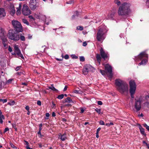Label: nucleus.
Listing matches in <instances>:
<instances>
[{"instance_id": "nucleus-7", "label": "nucleus", "mask_w": 149, "mask_h": 149, "mask_svg": "<svg viewBox=\"0 0 149 149\" xmlns=\"http://www.w3.org/2000/svg\"><path fill=\"white\" fill-rule=\"evenodd\" d=\"M130 93L132 98H134V94L136 89V85L134 81L131 80L129 82Z\"/></svg>"}, {"instance_id": "nucleus-28", "label": "nucleus", "mask_w": 149, "mask_h": 149, "mask_svg": "<svg viewBox=\"0 0 149 149\" xmlns=\"http://www.w3.org/2000/svg\"><path fill=\"white\" fill-rule=\"evenodd\" d=\"M75 15H73L72 16V19H74L75 18L74 17L75 16H76V17H78V15H79V13L77 11H76L75 12Z\"/></svg>"}, {"instance_id": "nucleus-34", "label": "nucleus", "mask_w": 149, "mask_h": 149, "mask_svg": "<svg viewBox=\"0 0 149 149\" xmlns=\"http://www.w3.org/2000/svg\"><path fill=\"white\" fill-rule=\"evenodd\" d=\"M80 61H81L83 62L85 61V58L83 56H81L80 57Z\"/></svg>"}, {"instance_id": "nucleus-15", "label": "nucleus", "mask_w": 149, "mask_h": 149, "mask_svg": "<svg viewBox=\"0 0 149 149\" xmlns=\"http://www.w3.org/2000/svg\"><path fill=\"white\" fill-rule=\"evenodd\" d=\"M116 13L115 11L111 12V13L108 14L107 16L106 17V19H107L113 20L114 19V15Z\"/></svg>"}, {"instance_id": "nucleus-3", "label": "nucleus", "mask_w": 149, "mask_h": 149, "mask_svg": "<svg viewBox=\"0 0 149 149\" xmlns=\"http://www.w3.org/2000/svg\"><path fill=\"white\" fill-rule=\"evenodd\" d=\"M145 102V104L149 103V95H147L145 97L141 96L138 100L135 99L134 108L137 111H139L141 109V103Z\"/></svg>"}, {"instance_id": "nucleus-9", "label": "nucleus", "mask_w": 149, "mask_h": 149, "mask_svg": "<svg viewBox=\"0 0 149 149\" xmlns=\"http://www.w3.org/2000/svg\"><path fill=\"white\" fill-rule=\"evenodd\" d=\"M22 13L24 15L27 16L31 14V11L29 9L28 6L24 4L23 6Z\"/></svg>"}, {"instance_id": "nucleus-16", "label": "nucleus", "mask_w": 149, "mask_h": 149, "mask_svg": "<svg viewBox=\"0 0 149 149\" xmlns=\"http://www.w3.org/2000/svg\"><path fill=\"white\" fill-rule=\"evenodd\" d=\"M6 36V32L5 29L2 28L0 27V37H4Z\"/></svg>"}, {"instance_id": "nucleus-35", "label": "nucleus", "mask_w": 149, "mask_h": 149, "mask_svg": "<svg viewBox=\"0 0 149 149\" xmlns=\"http://www.w3.org/2000/svg\"><path fill=\"white\" fill-rule=\"evenodd\" d=\"M100 72L102 75H104L106 73V72H105V71L102 70H100Z\"/></svg>"}, {"instance_id": "nucleus-52", "label": "nucleus", "mask_w": 149, "mask_h": 149, "mask_svg": "<svg viewBox=\"0 0 149 149\" xmlns=\"http://www.w3.org/2000/svg\"><path fill=\"white\" fill-rule=\"evenodd\" d=\"M12 127L13 128L15 129L16 127V124L15 123H13L12 124Z\"/></svg>"}, {"instance_id": "nucleus-42", "label": "nucleus", "mask_w": 149, "mask_h": 149, "mask_svg": "<svg viewBox=\"0 0 149 149\" xmlns=\"http://www.w3.org/2000/svg\"><path fill=\"white\" fill-rule=\"evenodd\" d=\"M99 124L101 125H105L104 121L102 120H101L99 122Z\"/></svg>"}, {"instance_id": "nucleus-21", "label": "nucleus", "mask_w": 149, "mask_h": 149, "mask_svg": "<svg viewBox=\"0 0 149 149\" xmlns=\"http://www.w3.org/2000/svg\"><path fill=\"white\" fill-rule=\"evenodd\" d=\"M96 58L98 62L99 63V64L100 65L101 62V57L99 54H97L96 56Z\"/></svg>"}, {"instance_id": "nucleus-59", "label": "nucleus", "mask_w": 149, "mask_h": 149, "mask_svg": "<svg viewBox=\"0 0 149 149\" xmlns=\"http://www.w3.org/2000/svg\"><path fill=\"white\" fill-rule=\"evenodd\" d=\"M52 116L53 117H54L56 116L55 113L54 112H52Z\"/></svg>"}, {"instance_id": "nucleus-29", "label": "nucleus", "mask_w": 149, "mask_h": 149, "mask_svg": "<svg viewBox=\"0 0 149 149\" xmlns=\"http://www.w3.org/2000/svg\"><path fill=\"white\" fill-rule=\"evenodd\" d=\"M22 21L24 23L26 24L27 25H29V22L27 21V20H26V19H22Z\"/></svg>"}, {"instance_id": "nucleus-54", "label": "nucleus", "mask_w": 149, "mask_h": 149, "mask_svg": "<svg viewBox=\"0 0 149 149\" xmlns=\"http://www.w3.org/2000/svg\"><path fill=\"white\" fill-rule=\"evenodd\" d=\"M87 45V43L86 42H84L83 43V46H86Z\"/></svg>"}, {"instance_id": "nucleus-13", "label": "nucleus", "mask_w": 149, "mask_h": 149, "mask_svg": "<svg viewBox=\"0 0 149 149\" xmlns=\"http://www.w3.org/2000/svg\"><path fill=\"white\" fill-rule=\"evenodd\" d=\"M93 68L90 65H88L86 67L83 68L82 72L83 74H86L88 72L90 71L91 69Z\"/></svg>"}, {"instance_id": "nucleus-56", "label": "nucleus", "mask_w": 149, "mask_h": 149, "mask_svg": "<svg viewBox=\"0 0 149 149\" xmlns=\"http://www.w3.org/2000/svg\"><path fill=\"white\" fill-rule=\"evenodd\" d=\"M24 142L26 143L25 145L26 146H29V143L28 141H24Z\"/></svg>"}, {"instance_id": "nucleus-48", "label": "nucleus", "mask_w": 149, "mask_h": 149, "mask_svg": "<svg viewBox=\"0 0 149 149\" xmlns=\"http://www.w3.org/2000/svg\"><path fill=\"white\" fill-rule=\"evenodd\" d=\"M64 58L65 59H68L69 58V56L68 54H66Z\"/></svg>"}, {"instance_id": "nucleus-39", "label": "nucleus", "mask_w": 149, "mask_h": 149, "mask_svg": "<svg viewBox=\"0 0 149 149\" xmlns=\"http://www.w3.org/2000/svg\"><path fill=\"white\" fill-rule=\"evenodd\" d=\"M6 42L3 43L4 47L5 48V49H6L7 48L8 45L6 44Z\"/></svg>"}, {"instance_id": "nucleus-19", "label": "nucleus", "mask_w": 149, "mask_h": 149, "mask_svg": "<svg viewBox=\"0 0 149 149\" xmlns=\"http://www.w3.org/2000/svg\"><path fill=\"white\" fill-rule=\"evenodd\" d=\"M15 10L14 6H12L11 8L10 11V14L13 16L15 13Z\"/></svg>"}, {"instance_id": "nucleus-62", "label": "nucleus", "mask_w": 149, "mask_h": 149, "mask_svg": "<svg viewBox=\"0 0 149 149\" xmlns=\"http://www.w3.org/2000/svg\"><path fill=\"white\" fill-rule=\"evenodd\" d=\"M98 134H99V133L96 132V137L97 138H98L99 137Z\"/></svg>"}, {"instance_id": "nucleus-12", "label": "nucleus", "mask_w": 149, "mask_h": 149, "mask_svg": "<svg viewBox=\"0 0 149 149\" xmlns=\"http://www.w3.org/2000/svg\"><path fill=\"white\" fill-rule=\"evenodd\" d=\"M37 2L35 0H30L29 6L31 10H34L37 7Z\"/></svg>"}, {"instance_id": "nucleus-33", "label": "nucleus", "mask_w": 149, "mask_h": 149, "mask_svg": "<svg viewBox=\"0 0 149 149\" xmlns=\"http://www.w3.org/2000/svg\"><path fill=\"white\" fill-rule=\"evenodd\" d=\"M77 29L78 30L82 31L83 29V28L82 26H79L77 27Z\"/></svg>"}, {"instance_id": "nucleus-8", "label": "nucleus", "mask_w": 149, "mask_h": 149, "mask_svg": "<svg viewBox=\"0 0 149 149\" xmlns=\"http://www.w3.org/2000/svg\"><path fill=\"white\" fill-rule=\"evenodd\" d=\"M12 23L16 31L18 32L22 31V27L20 22L14 20L12 21Z\"/></svg>"}, {"instance_id": "nucleus-37", "label": "nucleus", "mask_w": 149, "mask_h": 149, "mask_svg": "<svg viewBox=\"0 0 149 149\" xmlns=\"http://www.w3.org/2000/svg\"><path fill=\"white\" fill-rule=\"evenodd\" d=\"M0 101L2 102L3 103H4L6 102H7V100L6 99H0Z\"/></svg>"}, {"instance_id": "nucleus-31", "label": "nucleus", "mask_w": 149, "mask_h": 149, "mask_svg": "<svg viewBox=\"0 0 149 149\" xmlns=\"http://www.w3.org/2000/svg\"><path fill=\"white\" fill-rule=\"evenodd\" d=\"M15 103V102L14 101H10L8 103V104L10 105H13Z\"/></svg>"}, {"instance_id": "nucleus-51", "label": "nucleus", "mask_w": 149, "mask_h": 149, "mask_svg": "<svg viewBox=\"0 0 149 149\" xmlns=\"http://www.w3.org/2000/svg\"><path fill=\"white\" fill-rule=\"evenodd\" d=\"M21 67L20 66L17 67L15 69L16 71H18L20 69Z\"/></svg>"}, {"instance_id": "nucleus-55", "label": "nucleus", "mask_w": 149, "mask_h": 149, "mask_svg": "<svg viewBox=\"0 0 149 149\" xmlns=\"http://www.w3.org/2000/svg\"><path fill=\"white\" fill-rule=\"evenodd\" d=\"M73 3V1H69L68 2H66L67 4H71L72 3Z\"/></svg>"}, {"instance_id": "nucleus-38", "label": "nucleus", "mask_w": 149, "mask_h": 149, "mask_svg": "<svg viewBox=\"0 0 149 149\" xmlns=\"http://www.w3.org/2000/svg\"><path fill=\"white\" fill-rule=\"evenodd\" d=\"M10 146H11V147L15 149H17V148L16 146H15L12 143H10Z\"/></svg>"}, {"instance_id": "nucleus-44", "label": "nucleus", "mask_w": 149, "mask_h": 149, "mask_svg": "<svg viewBox=\"0 0 149 149\" xmlns=\"http://www.w3.org/2000/svg\"><path fill=\"white\" fill-rule=\"evenodd\" d=\"M8 50L9 52H11L13 51L12 49L10 46H8Z\"/></svg>"}, {"instance_id": "nucleus-18", "label": "nucleus", "mask_w": 149, "mask_h": 149, "mask_svg": "<svg viewBox=\"0 0 149 149\" xmlns=\"http://www.w3.org/2000/svg\"><path fill=\"white\" fill-rule=\"evenodd\" d=\"M22 7V4L21 3H19V6L18 8H17V11L16 12V13L17 15H20L21 13V8Z\"/></svg>"}, {"instance_id": "nucleus-46", "label": "nucleus", "mask_w": 149, "mask_h": 149, "mask_svg": "<svg viewBox=\"0 0 149 149\" xmlns=\"http://www.w3.org/2000/svg\"><path fill=\"white\" fill-rule=\"evenodd\" d=\"M73 92L74 93H76V94H79V91H77V90H74V91Z\"/></svg>"}, {"instance_id": "nucleus-45", "label": "nucleus", "mask_w": 149, "mask_h": 149, "mask_svg": "<svg viewBox=\"0 0 149 149\" xmlns=\"http://www.w3.org/2000/svg\"><path fill=\"white\" fill-rule=\"evenodd\" d=\"M97 103L98 105H102V102L100 101H98L97 102Z\"/></svg>"}, {"instance_id": "nucleus-6", "label": "nucleus", "mask_w": 149, "mask_h": 149, "mask_svg": "<svg viewBox=\"0 0 149 149\" xmlns=\"http://www.w3.org/2000/svg\"><path fill=\"white\" fill-rule=\"evenodd\" d=\"M105 28L100 29L97 33L96 39L99 41H101L103 40L105 38V33L107 32Z\"/></svg>"}, {"instance_id": "nucleus-20", "label": "nucleus", "mask_w": 149, "mask_h": 149, "mask_svg": "<svg viewBox=\"0 0 149 149\" xmlns=\"http://www.w3.org/2000/svg\"><path fill=\"white\" fill-rule=\"evenodd\" d=\"M139 128L140 130V131L141 133L145 136L146 135V134L145 133L144 131V129L143 128L141 125L139 127Z\"/></svg>"}, {"instance_id": "nucleus-64", "label": "nucleus", "mask_w": 149, "mask_h": 149, "mask_svg": "<svg viewBox=\"0 0 149 149\" xmlns=\"http://www.w3.org/2000/svg\"><path fill=\"white\" fill-rule=\"evenodd\" d=\"M26 148L27 149H33L32 148H30L29 146H26Z\"/></svg>"}, {"instance_id": "nucleus-5", "label": "nucleus", "mask_w": 149, "mask_h": 149, "mask_svg": "<svg viewBox=\"0 0 149 149\" xmlns=\"http://www.w3.org/2000/svg\"><path fill=\"white\" fill-rule=\"evenodd\" d=\"M8 37L9 39L14 41L19 40L20 38L19 32L13 30H10L8 31Z\"/></svg>"}, {"instance_id": "nucleus-25", "label": "nucleus", "mask_w": 149, "mask_h": 149, "mask_svg": "<svg viewBox=\"0 0 149 149\" xmlns=\"http://www.w3.org/2000/svg\"><path fill=\"white\" fill-rule=\"evenodd\" d=\"M19 39L23 41H24L25 40L24 36L22 34L19 33Z\"/></svg>"}, {"instance_id": "nucleus-41", "label": "nucleus", "mask_w": 149, "mask_h": 149, "mask_svg": "<svg viewBox=\"0 0 149 149\" xmlns=\"http://www.w3.org/2000/svg\"><path fill=\"white\" fill-rule=\"evenodd\" d=\"M29 17L31 20L32 21H33L34 20V18L32 15H29Z\"/></svg>"}, {"instance_id": "nucleus-49", "label": "nucleus", "mask_w": 149, "mask_h": 149, "mask_svg": "<svg viewBox=\"0 0 149 149\" xmlns=\"http://www.w3.org/2000/svg\"><path fill=\"white\" fill-rule=\"evenodd\" d=\"M41 102L40 101L38 100L37 101V104L39 106H40L41 105Z\"/></svg>"}, {"instance_id": "nucleus-50", "label": "nucleus", "mask_w": 149, "mask_h": 149, "mask_svg": "<svg viewBox=\"0 0 149 149\" xmlns=\"http://www.w3.org/2000/svg\"><path fill=\"white\" fill-rule=\"evenodd\" d=\"M9 130V129L8 127L6 128L4 130V133L8 131Z\"/></svg>"}, {"instance_id": "nucleus-36", "label": "nucleus", "mask_w": 149, "mask_h": 149, "mask_svg": "<svg viewBox=\"0 0 149 149\" xmlns=\"http://www.w3.org/2000/svg\"><path fill=\"white\" fill-rule=\"evenodd\" d=\"M143 126L145 127L146 129L148 130L149 131V126H148L146 124H144L143 125Z\"/></svg>"}, {"instance_id": "nucleus-53", "label": "nucleus", "mask_w": 149, "mask_h": 149, "mask_svg": "<svg viewBox=\"0 0 149 149\" xmlns=\"http://www.w3.org/2000/svg\"><path fill=\"white\" fill-rule=\"evenodd\" d=\"M25 109L27 110V111H29V107L28 105L26 106L25 107Z\"/></svg>"}, {"instance_id": "nucleus-43", "label": "nucleus", "mask_w": 149, "mask_h": 149, "mask_svg": "<svg viewBox=\"0 0 149 149\" xmlns=\"http://www.w3.org/2000/svg\"><path fill=\"white\" fill-rule=\"evenodd\" d=\"M13 80V79H8L6 82L7 83H10Z\"/></svg>"}, {"instance_id": "nucleus-22", "label": "nucleus", "mask_w": 149, "mask_h": 149, "mask_svg": "<svg viewBox=\"0 0 149 149\" xmlns=\"http://www.w3.org/2000/svg\"><path fill=\"white\" fill-rule=\"evenodd\" d=\"M60 139L62 141H64L66 139V134H63L61 135Z\"/></svg>"}, {"instance_id": "nucleus-26", "label": "nucleus", "mask_w": 149, "mask_h": 149, "mask_svg": "<svg viewBox=\"0 0 149 149\" xmlns=\"http://www.w3.org/2000/svg\"><path fill=\"white\" fill-rule=\"evenodd\" d=\"M72 101V100L70 97H68L65 100V102L70 103Z\"/></svg>"}, {"instance_id": "nucleus-1", "label": "nucleus", "mask_w": 149, "mask_h": 149, "mask_svg": "<svg viewBox=\"0 0 149 149\" xmlns=\"http://www.w3.org/2000/svg\"><path fill=\"white\" fill-rule=\"evenodd\" d=\"M114 2L118 6L120 5L118 12L119 15L126 16L128 15L131 12L130 3L125 2L121 4L120 1L118 0H115Z\"/></svg>"}, {"instance_id": "nucleus-24", "label": "nucleus", "mask_w": 149, "mask_h": 149, "mask_svg": "<svg viewBox=\"0 0 149 149\" xmlns=\"http://www.w3.org/2000/svg\"><path fill=\"white\" fill-rule=\"evenodd\" d=\"M2 41V43H6L7 42V40L6 37V36H4V37H0Z\"/></svg>"}, {"instance_id": "nucleus-47", "label": "nucleus", "mask_w": 149, "mask_h": 149, "mask_svg": "<svg viewBox=\"0 0 149 149\" xmlns=\"http://www.w3.org/2000/svg\"><path fill=\"white\" fill-rule=\"evenodd\" d=\"M85 109H84V108H80V110H81V113H83L84 112Z\"/></svg>"}, {"instance_id": "nucleus-30", "label": "nucleus", "mask_w": 149, "mask_h": 149, "mask_svg": "<svg viewBox=\"0 0 149 149\" xmlns=\"http://www.w3.org/2000/svg\"><path fill=\"white\" fill-rule=\"evenodd\" d=\"M95 111L99 114H102V113L101 112V110L100 109L96 108L95 109Z\"/></svg>"}, {"instance_id": "nucleus-63", "label": "nucleus", "mask_w": 149, "mask_h": 149, "mask_svg": "<svg viewBox=\"0 0 149 149\" xmlns=\"http://www.w3.org/2000/svg\"><path fill=\"white\" fill-rule=\"evenodd\" d=\"M138 116L139 117H142L143 116V115L142 113H141V114L138 115Z\"/></svg>"}, {"instance_id": "nucleus-61", "label": "nucleus", "mask_w": 149, "mask_h": 149, "mask_svg": "<svg viewBox=\"0 0 149 149\" xmlns=\"http://www.w3.org/2000/svg\"><path fill=\"white\" fill-rule=\"evenodd\" d=\"M50 116L49 114L48 113H47L46 114V116L47 117H49Z\"/></svg>"}, {"instance_id": "nucleus-2", "label": "nucleus", "mask_w": 149, "mask_h": 149, "mask_svg": "<svg viewBox=\"0 0 149 149\" xmlns=\"http://www.w3.org/2000/svg\"><path fill=\"white\" fill-rule=\"evenodd\" d=\"M115 84L117 90L120 93H123L128 91V85L124 81L120 79H116L115 80Z\"/></svg>"}, {"instance_id": "nucleus-4", "label": "nucleus", "mask_w": 149, "mask_h": 149, "mask_svg": "<svg viewBox=\"0 0 149 149\" xmlns=\"http://www.w3.org/2000/svg\"><path fill=\"white\" fill-rule=\"evenodd\" d=\"M148 58V55L145 52H141L136 57L135 59V61H139L143 59L141 62L139 63V65L145 64L147 61Z\"/></svg>"}, {"instance_id": "nucleus-14", "label": "nucleus", "mask_w": 149, "mask_h": 149, "mask_svg": "<svg viewBox=\"0 0 149 149\" xmlns=\"http://www.w3.org/2000/svg\"><path fill=\"white\" fill-rule=\"evenodd\" d=\"M100 54L102 58L104 59L107 58L108 56L107 53L105 52L102 48H101L100 50Z\"/></svg>"}, {"instance_id": "nucleus-10", "label": "nucleus", "mask_w": 149, "mask_h": 149, "mask_svg": "<svg viewBox=\"0 0 149 149\" xmlns=\"http://www.w3.org/2000/svg\"><path fill=\"white\" fill-rule=\"evenodd\" d=\"M14 52L16 53L17 56L22 59H24V57L21 53L20 50L19 48L18 45H15L14 46Z\"/></svg>"}, {"instance_id": "nucleus-32", "label": "nucleus", "mask_w": 149, "mask_h": 149, "mask_svg": "<svg viewBox=\"0 0 149 149\" xmlns=\"http://www.w3.org/2000/svg\"><path fill=\"white\" fill-rule=\"evenodd\" d=\"M64 96V95L61 94L58 95V96L57 97V98L59 99H61L63 98Z\"/></svg>"}, {"instance_id": "nucleus-27", "label": "nucleus", "mask_w": 149, "mask_h": 149, "mask_svg": "<svg viewBox=\"0 0 149 149\" xmlns=\"http://www.w3.org/2000/svg\"><path fill=\"white\" fill-rule=\"evenodd\" d=\"M5 119V117L3 115H1L0 116V123L2 124L3 123V120Z\"/></svg>"}, {"instance_id": "nucleus-40", "label": "nucleus", "mask_w": 149, "mask_h": 149, "mask_svg": "<svg viewBox=\"0 0 149 149\" xmlns=\"http://www.w3.org/2000/svg\"><path fill=\"white\" fill-rule=\"evenodd\" d=\"M71 56L73 58L77 59L78 58V56L74 54L72 55Z\"/></svg>"}, {"instance_id": "nucleus-60", "label": "nucleus", "mask_w": 149, "mask_h": 149, "mask_svg": "<svg viewBox=\"0 0 149 149\" xmlns=\"http://www.w3.org/2000/svg\"><path fill=\"white\" fill-rule=\"evenodd\" d=\"M101 128H100V127H99L98 128L97 130V131H96V132H98L99 133V132L101 130Z\"/></svg>"}, {"instance_id": "nucleus-11", "label": "nucleus", "mask_w": 149, "mask_h": 149, "mask_svg": "<svg viewBox=\"0 0 149 149\" xmlns=\"http://www.w3.org/2000/svg\"><path fill=\"white\" fill-rule=\"evenodd\" d=\"M105 70L109 73V77L110 78H111L113 76L111 67L109 64H108L105 65Z\"/></svg>"}, {"instance_id": "nucleus-58", "label": "nucleus", "mask_w": 149, "mask_h": 149, "mask_svg": "<svg viewBox=\"0 0 149 149\" xmlns=\"http://www.w3.org/2000/svg\"><path fill=\"white\" fill-rule=\"evenodd\" d=\"M146 4V5L148 6L149 8V0H147V1Z\"/></svg>"}, {"instance_id": "nucleus-23", "label": "nucleus", "mask_w": 149, "mask_h": 149, "mask_svg": "<svg viewBox=\"0 0 149 149\" xmlns=\"http://www.w3.org/2000/svg\"><path fill=\"white\" fill-rule=\"evenodd\" d=\"M48 88L49 89L52 90L54 91H58V90L57 89H56L54 86L53 84H52L51 85V86H49L48 87Z\"/></svg>"}, {"instance_id": "nucleus-57", "label": "nucleus", "mask_w": 149, "mask_h": 149, "mask_svg": "<svg viewBox=\"0 0 149 149\" xmlns=\"http://www.w3.org/2000/svg\"><path fill=\"white\" fill-rule=\"evenodd\" d=\"M67 88H68L67 86H65L63 89V91H65L67 90Z\"/></svg>"}, {"instance_id": "nucleus-17", "label": "nucleus", "mask_w": 149, "mask_h": 149, "mask_svg": "<svg viewBox=\"0 0 149 149\" xmlns=\"http://www.w3.org/2000/svg\"><path fill=\"white\" fill-rule=\"evenodd\" d=\"M6 15V13L4 9L3 8H0V18L4 17Z\"/></svg>"}]
</instances>
